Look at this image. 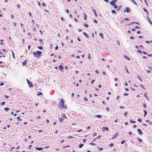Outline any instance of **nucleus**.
Wrapping results in <instances>:
<instances>
[{"instance_id":"37","label":"nucleus","mask_w":152,"mask_h":152,"mask_svg":"<svg viewBox=\"0 0 152 152\" xmlns=\"http://www.w3.org/2000/svg\"><path fill=\"white\" fill-rule=\"evenodd\" d=\"M5 104V102H2L1 103V104L2 105H4Z\"/></svg>"},{"instance_id":"46","label":"nucleus","mask_w":152,"mask_h":152,"mask_svg":"<svg viewBox=\"0 0 152 152\" xmlns=\"http://www.w3.org/2000/svg\"><path fill=\"white\" fill-rule=\"evenodd\" d=\"M58 46H56L55 48V50H57L58 49Z\"/></svg>"},{"instance_id":"10","label":"nucleus","mask_w":152,"mask_h":152,"mask_svg":"<svg viewBox=\"0 0 152 152\" xmlns=\"http://www.w3.org/2000/svg\"><path fill=\"white\" fill-rule=\"evenodd\" d=\"M27 60H25L24 61L22 62V65L23 66H25L26 65V64H27Z\"/></svg>"},{"instance_id":"4","label":"nucleus","mask_w":152,"mask_h":152,"mask_svg":"<svg viewBox=\"0 0 152 152\" xmlns=\"http://www.w3.org/2000/svg\"><path fill=\"white\" fill-rule=\"evenodd\" d=\"M26 80L29 87H31L33 86V85L32 83L29 81L27 79H26Z\"/></svg>"},{"instance_id":"62","label":"nucleus","mask_w":152,"mask_h":152,"mask_svg":"<svg viewBox=\"0 0 152 152\" xmlns=\"http://www.w3.org/2000/svg\"><path fill=\"white\" fill-rule=\"evenodd\" d=\"M148 56L152 57V54H149L148 55Z\"/></svg>"},{"instance_id":"13","label":"nucleus","mask_w":152,"mask_h":152,"mask_svg":"<svg viewBox=\"0 0 152 152\" xmlns=\"http://www.w3.org/2000/svg\"><path fill=\"white\" fill-rule=\"evenodd\" d=\"M137 78L139 80H140V81H141V82H142V79L141 78V77H140V76H139V75H138V76H137Z\"/></svg>"},{"instance_id":"8","label":"nucleus","mask_w":152,"mask_h":152,"mask_svg":"<svg viewBox=\"0 0 152 152\" xmlns=\"http://www.w3.org/2000/svg\"><path fill=\"white\" fill-rule=\"evenodd\" d=\"M61 116L63 119H66V117L65 113H61Z\"/></svg>"},{"instance_id":"6","label":"nucleus","mask_w":152,"mask_h":152,"mask_svg":"<svg viewBox=\"0 0 152 152\" xmlns=\"http://www.w3.org/2000/svg\"><path fill=\"white\" fill-rule=\"evenodd\" d=\"M123 11L124 12H126L127 13H129L130 11V10L129 7H126V8L125 10H124Z\"/></svg>"},{"instance_id":"22","label":"nucleus","mask_w":152,"mask_h":152,"mask_svg":"<svg viewBox=\"0 0 152 152\" xmlns=\"http://www.w3.org/2000/svg\"><path fill=\"white\" fill-rule=\"evenodd\" d=\"M58 119L59 122H61L64 119L63 118H58Z\"/></svg>"},{"instance_id":"35","label":"nucleus","mask_w":152,"mask_h":152,"mask_svg":"<svg viewBox=\"0 0 152 152\" xmlns=\"http://www.w3.org/2000/svg\"><path fill=\"white\" fill-rule=\"evenodd\" d=\"M138 141L140 142H142V140L140 138L138 139Z\"/></svg>"},{"instance_id":"41","label":"nucleus","mask_w":152,"mask_h":152,"mask_svg":"<svg viewBox=\"0 0 152 152\" xmlns=\"http://www.w3.org/2000/svg\"><path fill=\"white\" fill-rule=\"evenodd\" d=\"M17 119H18L19 121H22V119H20V117H18L17 118Z\"/></svg>"},{"instance_id":"59","label":"nucleus","mask_w":152,"mask_h":152,"mask_svg":"<svg viewBox=\"0 0 152 152\" xmlns=\"http://www.w3.org/2000/svg\"><path fill=\"white\" fill-rule=\"evenodd\" d=\"M39 32H40V33L41 35H42V31L41 30H39Z\"/></svg>"},{"instance_id":"40","label":"nucleus","mask_w":152,"mask_h":152,"mask_svg":"<svg viewBox=\"0 0 152 152\" xmlns=\"http://www.w3.org/2000/svg\"><path fill=\"white\" fill-rule=\"evenodd\" d=\"M121 8V6H119L118 7V8L117 9V11H119L120 9Z\"/></svg>"},{"instance_id":"33","label":"nucleus","mask_w":152,"mask_h":152,"mask_svg":"<svg viewBox=\"0 0 152 152\" xmlns=\"http://www.w3.org/2000/svg\"><path fill=\"white\" fill-rule=\"evenodd\" d=\"M130 122L131 123H136V122L135 121H132V120H130Z\"/></svg>"},{"instance_id":"42","label":"nucleus","mask_w":152,"mask_h":152,"mask_svg":"<svg viewBox=\"0 0 152 152\" xmlns=\"http://www.w3.org/2000/svg\"><path fill=\"white\" fill-rule=\"evenodd\" d=\"M84 99L85 101H88V99H87L86 97H84Z\"/></svg>"},{"instance_id":"32","label":"nucleus","mask_w":152,"mask_h":152,"mask_svg":"<svg viewBox=\"0 0 152 152\" xmlns=\"http://www.w3.org/2000/svg\"><path fill=\"white\" fill-rule=\"evenodd\" d=\"M94 10V14H95V15L97 17V13H96V11H95V10Z\"/></svg>"},{"instance_id":"23","label":"nucleus","mask_w":152,"mask_h":152,"mask_svg":"<svg viewBox=\"0 0 152 152\" xmlns=\"http://www.w3.org/2000/svg\"><path fill=\"white\" fill-rule=\"evenodd\" d=\"M38 49H39L41 50H42L43 49V48L42 46H38L37 47Z\"/></svg>"},{"instance_id":"39","label":"nucleus","mask_w":152,"mask_h":152,"mask_svg":"<svg viewBox=\"0 0 152 152\" xmlns=\"http://www.w3.org/2000/svg\"><path fill=\"white\" fill-rule=\"evenodd\" d=\"M89 144L91 145H96V144H94V143H92V142L90 143H89Z\"/></svg>"},{"instance_id":"5","label":"nucleus","mask_w":152,"mask_h":152,"mask_svg":"<svg viewBox=\"0 0 152 152\" xmlns=\"http://www.w3.org/2000/svg\"><path fill=\"white\" fill-rule=\"evenodd\" d=\"M147 68H148V69H147L146 70V72L148 73H150L151 72V71L152 69V68H151V67L149 66H148L147 67Z\"/></svg>"},{"instance_id":"18","label":"nucleus","mask_w":152,"mask_h":152,"mask_svg":"<svg viewBox=\"0 0 152 152\" xmlns=\"http://www.w3.org/2000/svg\"><path fill=\"white\" fill-rule=\"evenodd\" d=\"M99 35L100 36V37H101L102 38V39H104V37H103V34H102V33H100L99 34Z\"/></svg>"},{"instance_id":"36","label":"nucleus","mask_w":152,"mask_h":152,"mask_svg":"<svg viewBox=\"0 0 152 152\" xmlns=\"http://www.w3.org/2000/svg\"><path fill=\"white\" fill-rule=\"evenodd\" d=\"M36 28L35 27H34V28H32V30L33 32H35L36 31Z\"/></svg>"},{"instance_id":"43","label":"nucleus","mask_w":152,"mask_h":152,"mask_svg":"<svg viewBox=\"0 0 152 152\" xmlns=\"http://www.w3.org/2000/svg\"><path fill=\"white\" fill-rule=\"evenodd\" d=\"M109 145L110 147H113V143H111L109 144Z\"/></svg>"},{"instance_id":"11","label":"nucleus","mask_w":152,"mask_h":152,"mask_svg":"<svg viewBox=\"0 0 152 152\" xmlns=\"http://www.w3.org/2000/svg\"><path fill=\"white\" fill-rule=\"evenodd\" d=\"M35 149L38 151H41V150H43V148L42 147H41V148L36 147Z\"/></svg>"},{"instance_id":"20","label":"nucleus","mask_w":152,"mask_h":152,"mask_svg":"<svg viewBox=\"0 0 152 152\" xmlns=\"http://www.w3.org/2000/svg\"><path fill=\"white\" fill-rule=\"evenodd\" d=\"M39 41L40 42V45H41L42 44L43 40L42 39H40L39 40Z\"/></svg>"},{"instance_id":"26","label":"nucleus","mask_w":152,"mask_h":152,"mask_svg":"<svg viewBox=\"0 0 152 152\" xmlns=\"http://www.w3.org/2000/svg\"><path fill=\"white\" fill-rule=\"evenodd\" d=\"M42 93L41 92H39L38 93H37V95L38 96L42 95Z\"/></svg>"},{"instance_id":"3","label":"nucleus","mask_w":152,"mask_h":152,"mask_svg":"<svg viewBox=\"0 0 152 152\" xmlns=\"http://www.w3.org/2000/svg\"><path fill=\"white\" fill-rule=\"evenodd\" d=\"M117 1V0H113L111 1L110 2V4H111L115 8H116L118 7V6L117 5H116V4L115 3V2H116Z\"/></svg>"},{"instance_id":"53","label":"nucleus","mask_w":152,"mask_h":152,"mask_svg":"<svg viewBox=\"0 0 152 152\" xmlns=\"http://www.w3.org/2000/svg\"><path fill=\"white\" fill-rule=\"evenodd\" d=\"M145 42H146L147 43H149L150 42H151V41H146Z\"/></svg>"},{"instance_id":"2","label":"nucleus","mask_w":152,"mask_h":152,"mask_svg":"<svg viewBox=\"0 0 152 152\" xmlns=\"http://www.w3.org/2000/svg\"><path fill=\"white\" fill-rule=\"evenodd\" d=\"M41 53L42 52L41 51L37 50L33 52V55L35 57L38 58L40 57Z\"/></svg>"},{"instance_id":"50","label":"nucleus","mask_w":152,"mask_h":152,"mask_svg":"<svg viewBox=\"0 0 152 152\" xmlns=\"http://www.w3.org/2000/svg\"><path fill=\"white\" fill-rule=\"evenodd\" d=\"M95 81V80H92L91 82V83L92 84H93L94 83V82Z\"/></svg>"},{"instance_id":"28","label":"nucleus","mask_w":152,"mask_h":152,"mask_svg":"<svg viewBox=\"0 0 152 152\" xmlns=\"http://www.w3.org/2000/svg\"><path fill=\"white\" fill-rule=\"evenodd\" d=\"M84 19L85 20H87V15L86 14H85L84 15Z\"/></svg>"},{"instance_id":"16","label":"nucleus","mask_w":152,"mask_h":152,"mask_svg":"<svg viewBox=\"0 0 152 152\" xmlns=\"http://www.w3.org/2000/svg\"><path fill=\"white\" fill-rule=\"evenodd\" d=\"M144 96H145V98H146V99H148V100H149V97L147 96V94L146 93H144Z\"/></svg>"},{"instance_id":"55","label":"nucleus","mask_w":152,"mask_h":152,"mask_svg":"<svg viewBox=\"0 0 152 152\" xmlns=\"http://www.w3.org/2000/svg\"><path fill=\"white\" fill-rule=\"evenodd\" d=\"M142 53H143L144 54H145V55H146V54H147V53H146V52H145V51H142Z\"/></svg>"},{"instance_id":"24","label":"nucleus","mask_w":152,"mask_h":152,"mask_svg":"<svg viewBox=\"0 0 152 152\" xmlns=\"http://www.w3.org/2000/svg\"><path fill=\"white\" fill-rule=\"evenodd\" d=\"M143 10L145 12H146L147 14H148V10H147L146 9H145V8H144Z\"/></svg>"},{"instance_id":"17","label":"nucleus","mask_w":152,"mask_h":152,"mask_svg":"<svg viewBox=\"0 0 152 152\" xmlns=\"http://www.w3.org/2000/svg\"><path fill=\"white\" fill-rule=\"evenodd\" d=\"M11 52H12V56H13V58L14 59H15V54H14V53L13 52V51L11 50Z\"/></svg>"},{"instance_id":"38","label":"nucleus","mask_w":152,"mask_h":152,"mask_svg":"<svg viewBox=\"0 0 152 152\" xmlns=\"http://www.w3.org/2000/svg\"><path fill=\"white\" fill-rule=\"evenodd\" d=\"M32 146V145H29V146L28 147V149H30L31 148V147Z\"/></svg>"},{"instance_id":"31","label":"nucleus","mask_w":152,"mask_h":152,"mask_svg":"<svg viewBox=\"0 0 152 152\" xmlns=\"http://www.w3.org/2000/svg\"><path fill=\"white\" fill-rule=\"evenodd\" d=\"M95 117H97L99 118H101V115H97L96 116H95Z\"/></svg>"},{"instance_id":"61","label":"nucleus","mask_w":152,"mask_h":152,"mask_svg":"<svg viewBox=\"0 0 152 152\" xmlns=\"http://www.w3.org/2000/svg\"><path fill=\"white\" fill-rule=\"evenodd\" d=\"M127 113L126 112H125L124 113V115L126 116H126H127Z\"/></svg>"},{"instance_id":"54","label":"nucleus","mask_w":152,"mask_h":152,"mask_svg":"<svg viewBox=\"0 0 152 152\" xmlns=\"http://www.w3.org/2000/svg\"><path fill=\"white\" fill-rule=\"evenodd\" d=\"M143 106L144 108H146V106L145 104H143Z\"/></svg>"},{"instance_id":"29","label":"nucleus","mask_w":152,"mask_h":152,"mask_svg":"<svg viewBox=\"0 0 152 152\" xmlns=\"http://www.w3.org/2000/svg\"><path fill=\"white\" fill-rule=\"evenodd\" d=\"M144 116H145L147 114V113L146 111V110H144Z\"/></svg>"},{"instance_id":"21","label":"nucleus","mask_w":152,"mask_h":152,"mask_svg":"<svg viewBox=\"0 0 152 152\" xmlns=\"http://www.w3.org/2000/svg\"><path fill=\"white\" fill-rule=\"evenodd\" d=\"M84 145V144H80L79 145V147L80 148H82V147Z\"/></svg>"},{"instance_id":"14","label":"nucleus","mask_w":152,"mask_h":152,"mask_svg":"<svg viewBox=\"0 0 152 152\" xmlns=\"http://www.w3.org/2000/svg\"><path fill=\"white\" fill-rule=\"evenodd\" d=\"M124 58L128 60H129L130 59L129 57H128L127 55L125 56Z\"/></svg>"},{"instance_id":"25","label":"nucleus","mask_w":152,"mask_h":152,"mask_svg":"<svg viewBox=\"0 0 152 152\" xmlns=\"http://www.w3.org/2000/svg\"><path fill=\"white\" fill-rule=\"evenodd\" d=\"M4 109L6 110V111H8L10 109L9 108H8L7 107H5V108H4Z\"/></svg>"},{"instance_id":"58","label":"nucleus","mask_w":152,"mask_h":152,"mask_svg":"<svg viewBox=\"0 0 152 152\" xmlns=\"http://www.w3.org/2000/svg\"><path fill=\"white\" fill-rule=\"evenodd\" d=\"M11 18H12L13 19H14V16L13 15H11Z\"/></svg>"},{"instance_id":"52","label":"nucleus","mask_w":152,"mask_h":152,"mask_svg":"<svg viewBox=\"0 0 152 152\" xmlns=\"http://www.w3.org/2000/svg\"><path fill=\"white\" fill-rule=\"evenodd\" d=\"M137 52L138 53H142V52H141V50H137Z\"/></svg>"},{"instance_id":"9","label":"nucleus","mask_w":152,"mask_h":152,"mask_svg":"<svg viewBox=\"0 0 152 152\" xmlns=\"http://www.w3.org/2000/svg\"><path fill=\"white\" fill-rule=\"evenodd\" d=\"M137 131H138V133L139 134H140L141 135H142V132L140 129H137Z\"/></svg>"},{"instance_id":"1","label":"nucleus","mask_w":152,"mask_h":152,"mask_svg":"<svg viewBox=\"0 0 152 152\" xmlns=\"http://www.w3.org/2000/svg\"><path fill=\"white\" fill-rule=\"evenodd\" d=\"M64 101L62 99H61L59 102L60 108L62 109L63 108H66V106H64Z\"/></svg>"},{"instance_id":"30","label":"nucleus","mask_w":152,"mask_h":152,"mask_svg":"<svg viewBox=\"0 0 152 152\" xmlns=\"http://www.w3.org/2000/svg\"><path fill=\"white\" fill-rule=\"evenodd\" d=\"M144 0V1H145V4L146 6H148V3H147V1L146 0Z\"/></svg>"},{"instance_id":"15","label":"nucleus","mask_w":152,"mask_h":152,"mask_svg":"<svg viewBox=\"0 0 152 152\" xmlns=\"http://www.w3.org/2000/svg\"><path fill=\"white\" fill-rule=\"evenodd\" d=\"M132 1V2L135 5H136L137 6H138V4L134 0H131Z\"/></svg>"},{"instance_id":"45","label":"nucleus","mask_w":152,"mask_h":152,"mask_svg":"<svg viewBox=\"0 0 152 152\" xmlns=\"http://www.w3.org/2000/svg\"><path fill=\"white\" fill-rule=\"evenodd\" d=\"M84 26L87 28H88V25L86 24H84Z\"/></svg>"},{"instance_id":"12","label":"nucleus","mask_w":152,"mask_h":152,"mask_svg":"<svg viewBox=\"0 0 152 152\" xmlns=\"http://www.w3.org/2000/svg\"><path fill=\"white\" fill-rule=\"evenodd\" d=\"M105 130L108 131L109 130V128L107 127H103L102 128L103 131H104Z\"/></svg>"},{"instance_id":"34","label":"nucleus","mask_w":152,"mask_h":152,"mask_svg":"<svg viewBox=\"0 0 152 152\" xmlns=\"http://www.w3.org/2000/svg\"><path fill=\"white\" fill-rule=\"evenodd\" d=\"M112 12L113 13V14H114L116 12V11L114 10H112Z\"/></svg>"},{"instance_id":"60","label":"nucleus","mask_w":152,"mask_h":152,"mask_svg":"<svg viewBox=\"0 0 152 152\" xmlns=\"http://www.w3.org/2000/svg\"><path fill=\"white\" fill-rule=\"evenodd\" d=\"M17 7L18 8H20V6L19 4H18L17 5Z\"/></svg>"},{"instance_id":"7","label":"nucleus","mask_w":152,"mask_h":152,"mask_svg":"<svg viewBox=\"0 0 152 152\" xmlns=\"http://www.w3.org/2000/svg\"><path fill=\"white\" fill-rule=\"evenodd\" d=\"M58 68H59V69L60 71H63V68H64V67H63V66L60 65H59L58 66Z\"/></svg>"},{"instance_id":"47","label":"nucleus","mask_w":152,"mask_h":152,"mask_svg":"<svg viewBox=\"0 0 152 152\" xmlns=\"http://www.w3.org/2000/svg\"><path fill=\"white\" fill-rule=\"evenodd\" d=\"M137 120L139 122H141L142 121V120H141V118L138 119Z\"/></svg>"},{"instance_id":"56","label":"nucleus","mask_w":152,"mask_h":152,"mask_svg":"<svg viewBox=\"0 0 152 152\" xmlns=\"http://www.w3.org/2000/svg\"><path fill=\"white\" fill-rule=\"evenodd\" d=\"M82 130H82V129H79V130H77V132H81V131H82Z\"/></svg>"},{"instance_id":"44","label":"nucleus","mask_w":152,"mask_h":152,"mask_svg":"<svg viewBox=\"0 0 152 152\" xmlns=\"http://www.w3.org/2000/svg\"><path fill=\"white\" fill-rule=\"evenodd\" d=\"M4 97L6 98H9V96H7V95H4Z\"/></svg>"},{"instance_id":"48","label":"nucleus","mask_w":152,"mask_h":152,"mask_svg":"<svg viewBox=\"0 0 152 152\" xmlns=\"http://www.w3.org/2000/svg\"><path fill=\"white\" fill-rule=\"evenodd\" d=\"M106 110L108 111H109L110 110V109L108 107H106Z\"/></svg>"},{"instance_id":"63","label":"nucleus","mask_w":152,"mask_h":152,"mask_svg":"<svg viewBox=\"0 0 152 152\" xmlns=\"http://www.w3.org/2000/svg\"><path fill=\"white\" fill-rule=\"evenodd\" d=\"M66 12L67 13H69V11L68 10L66 9Z\"/></svg>"},{"instance_id":"64","label":"nucleus","mask_w":152,"mask_h":152,"mask_svg":"<svg viewBox=\"0 0 152 152\" xmlns=\"http://www.w3.org/2000/svg\"><path fill=\"white\" fill-rule=\"evenodd\" d=\"M41 116L40 115H39V116H38L37 118H38V119H40L41 118Z\"/></svg>"},{"instance_id":"51","label":"nucleus","mask_w":152,"mask_h":152,"mask_svg":"<svg viewBox=\"0 0 152 152\" xmlns=\"http://www.w3.org/2000/svg\"><path fill=\"white\" fill-rule=\"evenodd\" d=\"M42 5L43 6V7H45L46 6V4H45V3H42Z\"/></svg>"},{"instance_id":"49","label":"nucleus","mask_w":152,"mask_h":152,"mask_svg":"<svg viewBox=\"0 0 152 152\" xmlns=\"http://www.w3.org/2000/svg\"><path fill=\"white\" fill-rule=\"evenodd\" d=\"M125 142V141L124 140H123L121 142V144H123Z\"/></svg>"},{"instance_id":"57","label":"nucleus","mask_w":152,"mask_h":152,"mask_svg":"<svg viewBox=\"0 0 152 152\" xmlns=\"http://www.w3.org/2000/svg\"><path fill=\"white\" fill-rule=\"evenodd\" d=\"M77 40L79 42H80L81 41L80 39V38L79 37H77Z\"/></svg>"},{"instance_id":"27","label":"nucleus","mask_w":152,"mask_h":152,"mask_svg":"<svg viewBox=\"0 0 152 152\" xmlns=\"http://www.w3.org/2000/svg\"><path fill=\"white\" fill-rule=\"evenodd\" d=\"M116 42H117V44H118V46H120V43L119 41L116 40Z\"/></svg>"},{"instance_id":"19","label":"nucleus","mask_w":152,"mask_h":152,"mask_svg":"<svg viewBox=\"0 0 152 152\" xmlns=\"http://www.w3.org/2000/svg\"><path fill=\"white\" fill-rule=\"evenodd\" d=\"M83 34L87 37H88V35L85 32H83Z\"/></svg>"}]
</instances>
